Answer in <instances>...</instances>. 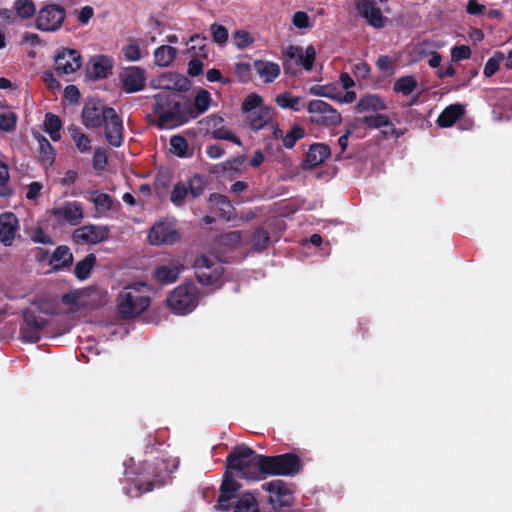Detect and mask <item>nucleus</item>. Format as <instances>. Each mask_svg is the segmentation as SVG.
I'll return each instance as SVG.
<instances>
[{"instance_id":"nucleus-2","label":"nucleus","mask_w":512,"mask_h":512,"mask_svg":"<svg viewBox=\"0 0 512 512\" xmlns=\"http://www.w3.org/2000/svg\"><path fill=\"white\" fill-rule=\"evenodd\" d=\"M149 286L144 282L127 285L117 298L119 313L123 318H133L144 312L149 304Z\"/></svg>"},{"instance_id":"nucleus-35","label":"nucleus","mask_w":512,"mask_h":512,"mask_svg":"<svg viewBox=\"0 0 512 512\" xmlns=\"http://www.w3.org/2000/svg\"><path fill=\"white\" fill-rule=\"evenodd\" d=\"M69 134L71 135L77 149L81 153H86L91 150V140L85 135L81 129L77 126H70L68 128Z\"/></svg>"},{"instance_id":"nucleus-60","label":"nucleus","mask_w":512,"mask_h":512,"mask_svg":"<svg viewBox=\"0 0 512 512\" xmlns=\"http://www.w3.org/2000/svg\"><path fill=\"white\" fill-rule=\"evenodd\" d=\"M234 72L240 81H246L250 76V66L247 63H236L234 65Z\"/></svg>"},{"instance_id":"nucleus-31","label":"nucleus","mask_w":512,"mask_h":512,"mask_svg":"<svg viewBox=\"0 0 512 512\" xmlns=\"http://www.w3.org/2000/svg\"><path fill=\"white\" fill-rule=\"evenodd\" d=\"M89 195V201L94 204L99 215L105 214L113 208V200L108 194L95 190L89 192Z\"/></svg>"},{"instance_id":"nucleus-63","label":"nucleus","mask_w":512,"mask_h":512,"mask_svg":"<svg viewBox=\"0 0 512 512\" xmlns=\"http://www.w3.org/2000/svg\"><path fill=\"white\" fill-rule=\"evenodd\" d=\"M42 188L43 186L39 182L35 181L30 183V185L28 186V190L26 192V198L31 201L36 200L40 195Z\"/></svg>"},{"instance_id":"nucleus-21","label":"nucleus","mask_w":512,"mask_h":512,"mask_svg":"<svg viewBox=\"0 0 512 512\" xmlns=\"http://www.w3.org/2000/svg\"><path fill=\"white\" fill-rule=\"evenodd\" d=\"M183 270V263L179 259H172L167 263L157 266L154 271V277L162 284H171L178 279Z\"/></svg>"},{"instance_id":"nucleus-9","label":"nucleus","mask_w":512,"mask_h":512,"mask_svg":"<svg viewBox=\"0 0 512 512\" xmlns=\"http://www.w3.org/2000/svg\"><path fill=\"white\" fill-rule=\"evenodd\" d=\"M52 220L59 226L66 224L76 226L84 218L83 207L79 202L66 201L54 207L50 211Z\"/></svg>"},{"instance_id":"nucleus-32","label":"nucleus","mask_w":512,"mask_h":512,"mask_svg":"<svg viewBox=\"0 0 512 512\" xmlns=\"http://www.w3.org/2000/svg\"><path fill=\"white\" fill-rule=\"evenodd\" d=\"M418 87V82L413 75L402 76L395 80L393 90L403 96H410Z\"/></svg>"},{"instance_id":"nucleus-40","label":"nucleus","mask_w":512,"mask_h":512,"mask_svg":"<svg viewBox=\"0 0 512 512\" xmlns=\"http://www.w3.org/2000/svg\"><path fill=\"white\" fill-rule=\"evenodd\" d=\"M45 131L50 135L53 141H58L61 137L60 129H61V120L57 115L52 113H47L45 116Z\"/></svg>"},{"instance_id":"nucleus-54","label":"nucleus","mask_w":512,"mask_h":512,"mask_svg":"<svg viewBox=\"0 0 512 512\" xmlns=\"http://www.w3.org/2000/svg\"><path fill=\"white\" fill-rule=\"evenodd\" d=\"M310 94L327 98H336V88L331 85H313L309 89Z\"/></svg>"},{"instance_id":"nucleus-39","label":"nucleus","mask_w":512,"mask_h":512,"mask_svg":"<svg viewBox=\"0 0 512 512\" xmlns=\"http://www.w3.org/2000/svg\"><path fill=\"white\" fill-rule=\"evenodd\" d=\"M234 512H260L256 498L250 494H243L234 507Z\"/></svg>"},{"instance_id":"nucleus-61","label":"nucleus","mask_w":512,"mask_h":512,"mask_svg":"<svg viewBox=\"0 0 512 512\" xmlns=\"http://www.w3.org/2000/svg\"><path fill=\"white\" fill-rule=\"evenodd\" d=\"M31 239L35 243L53 245L52 238L45 232H43L41 229L35 230L31 236Z\"/></svg>"},{"instance_id":"nucleus-56","label":"nucleus","mask_w":512,"mask_h":512,"mask_svg":"<svg viewBox=\"0 0 512 512\" xmlns=\"http://www.w3.org/2000/svg\"><path fill=\"white\" fill-rule=\"evenodd\" d=\"M210 32L213 40L218 44H224L228 40V31L227 29L216 23L212 24L210 27Z\"/></svg>"},{"instance_id":"nucleus-43","label":"nucleus","mask_w":512,"mask_h":512,"mask_svg":"<svg viewBox=\"0 0 512 512\" xmlns=\"http://www.w3.org/2000/svg\"><path fill=\"white\" fill-rule=\"evenodd\" d=\"M9 167L8 165L0 160V196L10 197L13 194V189L9 186Z\"/></svg>"},{"instance_id":"nucleus-10","label":"nucleus","mask_w":512,"mask_h":512,"mask_svg":"<svg viewBox=\"0 0 512 512\" xmlns=\"http://www.w3.org/2000/svg\"><path fill=\"white\" fill-rule=\"evenodd\" d=\"M47 326V321L30 309L23 312V322L20 327V339L28 343H36L41 338V332Z\"/></svg>"},{"instance_id":"nucleus-55","label":"nucleus","mask_w":512,"mask_h":512,"mask_svg":"<svg viewBox=\"0 0 512 512\" xmlns=\"http://www.w3.org/2000/svg\"><path fill=\"white\" fill-rule=\"evenodd\" d=\"M254 42V38L245 30H238L233 34V43L242 49Z\"/></svg>"},{"instance_id":"nucleus-52","label":"nucleus","mask_w":512,"mask_h":512,"mask_svg":"<svg viewBox=\"0 0 512 512\" xmlns=\"http://www.w3.org/2000/svg\"><path fill=\"white\" fill-rule=\"evenodd\" d=\"M16 123L17 116L14 112L0 114V130L4 132H11L15 129Z\"/></svg>"},{"instance_id":"nucleus-48","label":"nucleus","mask_w":512,"mask_h":512,"mask_svg":"<svg viewBox=\"0 0 512 512\" xmlns=\"http://www.w3.org/2000/svg\"><path fill=\"white\" fill-rule=\"evenodd\" d=\"M277 105L283 109L290 108L294 111L300 110V97H290L289 94H280L275 99Z\"/></svg>"},{"instance_id":"nucleus-59","label":"nucleus","mask_w":512,"mask_h":512,"mask_svg":"<svg viewBox=\"0 0 512 512\" xmlns=\"http://www.w3.org/2000/svg\"><path fill=\"white\" fill-rule=\"evenodd\" d=\"M107 164V156L104 150L96 149L93 156V167L97 171H101Z\"/></svg>"},{"instance_id":"nucleus-41","label":"nucleus","mask_w":512,"mask_h":512,"mask_svg":"<svg viewBox=\"0 0 512 512\" xmlns=\"http://www.w3.org/2000/svg\"><path fill=\"white\" fill-rule=\"evenodd\" d=\"M13 9L15 10L16 16L22 19H29L36 12V5L32 0H15Z\"/></svg>"},{"instance_id":"nucleus-57","label":"nucleus","mask_w":512,"mask_h":512,"mask_svg":"<svg viewBox=\"0 0 512 512\" xmlns=\"http://www.w3.org/2000/svg\"><path fill=\"white\" fill-rule=\"evenodd\" d=\"M38 141L43 160L47 163H52L54 160V153L50 142L44 137L39 138Z\"/></svg>"},{"instance_id":"nucleus-15","label":"nucleus","mask_w":512,"mask_h":512,"mask_svg":"<svg viewBox=\"0 0 512 512\" xmlns=\"http://www.w3.org/2000/svg\"><path fill=\"white\" fill-rule=\"evenodd\" d=\"M361 123L372 129H382L381 134L384 138L398 139L404 131L397 129L392 123L390 117L386 114H369L361 119Z\"/></svg>"},{"instance_id":"nucleus-5","label":"nucleus","mask_w":512,"mask_h":512,"mask_svg":"<svg viewBox=\"0 0 512 512\" xmlns=\"http://www.w3.org/2000/svg\"><path fill=\"white\" fill-rule=\"evenodd\" d=\"M198 299V290L195 285L182 284L169 294L167 304L174 313L183 315L195 309Z\"/></svg>"},{"instance_id":"nucleus-46","label":"nucleus","mask_w":512,"mask_h":512,"mask_svg":"<svg viewBox=\"0 0 512 512\" xmlns=\"http://www.w3.org/2000/svg\"><path fill=\"white\" fill-rule=\"evenodd\" d=\"M189 194L188 188L183 183H176L171 192V202L178 207L184 205L187 195Z\"/></svg>"},{"instance_id":"nucleus-18","label":"nucleus","mask_w":512,"mask_h":512,"mask_svg":"<svg viewBox=\"0 0 512 512\" xmlns=\"http://www.w3.org/2000/svg\"><path fill=\"white\" fill-rule=\"evenodd\" d=\"M120 80L125 92H139L145 87L146 71L138 66L128 67L120 74Z\"/></svg>"},{"instance_id":"nucleus-27","label":"nucleus","mask_w":512,"mask_h":512,"mask_svg":"<svg viewBox=\"0 0 512 512\" xmlns=\"http://www.w3.org/2000/svg\"><path fill=\"white\" fill-rule=\"evenodd\" d=\"M240 485L233 478L225 476L220 487V496L218 498L217 507L221 510H228L230 507V500L234 497L236 491H238Z\"/></svg>"},{"instance_id":"nucleus-47","label":"nucleus","mask_w":512,"mask_h":512,"mask_svg":"<svg viewBox=\"0 0 512 512\" xmlns=\"http://www.w3.org/2000/svg\"><path fill=\"white\" fill-rule=\"evenodd\" d=\"M206 181L199 174H195L189 180L188 191L194 198L201 196L205 190Z\"/></svg>"},{"instance_id":"nucleus-37","label":"nucleus","mask_w":512,"mask_h":512,"mask_svg":"<svg viewBox=\"0 0 512 512\" xmlns=\"http://www.w3.org/2000/svg\"><path fill=\"white\" fill-rule=\"evenodd\" d=\"M170 147V151L180 158H186L192 155V151L189 149L186 139L181 135L171 137Z\"/></svg>"},{"instance_id":"nucleus-44","label":"nucleus","mask_w":512,"mask_h":512,"mask_svg":"<svg viewBox=\"0 0 512 512\" xmlns=\"http://www.w3.org/2000/svg\"><path fill=\"white\" fill-rule=\"evenodd\" d=\"M246 161L245 156H239L231 160H227L223 163H220L219 167L223 168V172L227 173V175L233 177L239 174L242 171V167Z\"/></svg>"},{"instance_id":"nucleus-4","label":"nucleus","mask_w":512,"mask_h":512,"mask_svg":"<svg viewBox=\"0 0 512 512\" xmlns=\"http://www.w3.org/2000/svg\"><path fill=\"white\" fill-rule=\"evenodd\" d=\"M156 100L158 119L161 127L169 129L189 120L191 115L185 104L174 100L164 104V96L162 94L156 95Z\"/></svg>"},{"instance_id":"nucleus-49","label":"nucleus","mask_w":512,"mask_h":512,"mask_svg":"<svg viewBox=\"0 0 512 512\" xmlns=\"http://www.w3.org/2000/svg\"><path fill=\"white\" fill-rule=\"evenodd\" d=\"M505 60V55L502 52H495L494 55L488 59L484 66L483 73L486 77L492 76L498 69L502 61Z\"/></svg>"},{"instance_id":"nucleus-19","label":"nucleus","mask_w":512,"mask_h":512,"mask_svg":"<svg viewBox=\"0 0 512 512\" xmlns=\"http://www.w3.org/2000/svg\"><path fill=\"white\" fill-rule=\"evenodd\" d=\"M107 237V228L96 225H85L73 232V240L78 244H97Z\"/></svg>"},{"instance_id":"nucleus-30","label":"nucleus","mask_w":512,"mask_h":512,"mask_svg":"<svg viewBox=\"0 0 512 512\" xmlns=\"http://www.w3.org/2000/svg\"><path fill=\"white\" fill-rule=\"evenodd\" d=\"M90 72L94 78H105L112 68V60L104 55L94 56L91 61Z\"/></svg>"},{"instance_id":"nucleus-34","label":"nucleus","mask_w":512,"mask_h":512,"mask_svg":"<svg viewBox=\"0 0 512 512\" xmlns=\"http://www.w3.org/2000/svg\"><path fill=\"white\" fill-rule=\"evenodd\" d=\"M176 54V48L168 45H162L154 52L155 64L160 67L169 66L175 59Z\"/></svg>"},{"instance_id":"nucleus-16","label":"nucleus","mask_w":512,"mask_h":512,"mask_svg":"<svg viewBox=\"0 0 512 512\" xmlns=\"http://www.w3.org/2000/svg\"><path fill=\"white\" fill-rule=\"evenodd\" d=\"M81 64L80 53L75 49L63 48L55 56V71L59 76L73 74Z\"/></svg>"},{"instance_id":"nucleus-33","label":"nucleus","mask_w":512,"mask_h":512,"mask_svg":"<svg viewBox=\"0 0 512 512\" xmlns=\"http://www.w3.org/2000/svg\"><path fill=\"white\" fill-rule=\"evenodd\" d=\"M72 260L73 256L69 248L66 246H59L52 254L50 264L53 266V269L58 270L70 265Z\"/></svg>"},{"instance_id":"nucleus-28","label":"nucleus","mask_w":512,"mask_h":512,"mask_svg":"<svg viewBox=\"0 0 512 512\" xmlns=\"http://www.w3.org/2000/svg\"><path fill=\"white\" fill-rule=\"evenodd\" d=\"M253 65L257 75L265 83L273 82L280 75V66L277 63L266 60H256Z\"/></svg>"},{"instance_id":"nucleus-51","label":"nucleus","mask_w":512,"mask_h":512,"mask_svg":"<svg viewBox=\"0 0 512 512\" xmlns=\"http://www.w3.org/2000/svg\"><path fill=\"white\" fill-rule=\"evenodd\" d=\"M210 94L206 90H200L194 100V105L198 114H202L209 109L210 106Z\"/></svg>"},{"instance_id":"nucleus-36","label":"nucleus","mask_w":512,"mask_h":512,"mask_svg":"<svg viewBox=\"0 0 512 512\" xmlns=\"http://www.w3.org/2000/svg\"><path fill=\"white\" fill-rule=\"evenodd\" d=\"M209 203L212 207H216L224 217L230 218L233 214V206L229 199L221 194L213 193L209 196Z\"/></svg>"},{"instance_id":"nucleus-20","label":"nucleus","mask_w":512,"mask_h":512,"mask_svg":"<svg viewBox=\"0 0 512 512\" xmlns=\"http://www.w3.org/2000/svg\"><path fill=\"white\" fill-rule=\"evenodd\" d=\"M359 14L374 28H382L387 22L380 8L376 7L374 0H360L357 3Z\"/></svg>"},{"instance_id":"nucleus-50","label":"nucleus","mask_w":512,"mask_h":512,"mask_svg":"<svg viewBox=\"0 0 512 512\" xmlns=\"http://www.w3.org/2000/svg\"><path fill=\"white\" fill-rule=\"evenodd\" d=\"M304 137V130L300 126H293L289 132L283 136L284 147L291 149L294 147L295 142Z\"/></svg>"},{"instance_id":"nucleus-12","label":"nucleus","mask_w":512,"mask_h":512,"mask_svg":"<svg viewBox=\"0 0 512 512\" xmlns=\"http://www.w3.org/2000/svg\"><path fill=\"white\" fill-rule=\"evenodd\" d=\"M148 239L152 245H172L179 239V234L172 221L161 220L151 227Z\"/></svg>"},{"instance_id":"nucleus-7","label":"nucleus","mask_w":512,"mask_h":512,"mask_svg":"<svg viewBox=\"0 0 512 512\" xmlns=\"http://www.w3.org/2000/svg\"><path fill=\"white\" fill-rule=\"evenodd\" d=\"M283 58L286 72H293V66H301L305 71H310L316 58V51L311 45L305 49L289 45L283 50Z\"/></svg>"},{"instance_id":"nucleus-64","label":"nucleus","mask_w":512,"mask_h":512,"mask_svg":"<svg viewBox=\"0 0 512 512\" xmlns=\"http://www.w3.org/2000/svg\"><path fill=\"white\" fill-rule=\"evenodd\" d=\"M293 24L298 28H306L309 25V18L305 12L298 11L293 16Z\"/></svg>"},{"instance_id":"nucleus-23","label":"nucleus","mask_w":512,"mask_h":512,"mask_svg":"<svg viewBox=\"0 0 512 512\" xmlns=\"http://www.w3.org/2000/svg\"><path fill=\"white\" fill-rule=\"evenodd\" d=\"M154 86L169 91H185L188 89V79L181 74L166 72L154 81Z\"/></svg>"},{"instance_id":"nucleus-6","label":"nucleus","mask_w":512,"mask_h":512,"mask_svg":"<svg viewBox=\"0 0 512 512\" xmlns=\"http://www.w3.org/2000/svg\"><path fill=\"white\" fill-rule=\"evenodd\" d=\"M258 464L265 467V474L295 475L300 470V460L293 454L257 457Z\"/></svg>"},{"instance_id":"nucleus-58","label":"nucleus","mask_w":512,"mask_h":512,"mask_svg":"<svg viewBox=\"0 0 512 512\" xmlns=\"http://www.w3.org/2000/svg\"><path fill=\"white\" fill-rule=\"evenodd\" d=\"M470 55H471V50L466 45L455 46L451 50V58H452V61H455V62L464 60V59H468L470 57Z\"/></svg>"},{"instance_id":"nucleus-8","label":"nucleus","mask_w":512,"mask_h":512,"mask_svg":"<svg viewBox=\"0 0 512 512\" xmlns=\"http://www.w3.org/2000/svg\"><path fill=\"white\" fill-rule=\"evenodd\" d=\"M196 277L203 285L215 284L224 272L222 264L214 256H201L195 260Z\"/></svg>"},{"instance_id":"nucleus-53","label":"nucleus","mask_w":512,"mask_h":512,"mask_svg":"<svg viewBox=\"0 0 512 512\" xmlns=\"http://www.w3.org/2000/svg\"><path fill=\"white\" fill-rule=\"evenodd\" d=\"M269 242L268 233L262 228H258L252 237V246L255 250H263Z\"/></svg>"},{"instance_id":"nucleus-17","label":"nucleus","mask_w":512,"mask_h":512,"mask_svg":"<svg viewBox=\"0 0 512 512\" xmlns=\"http://www.w3.org/2000/svg\"><path fill=\"white\" fill-rule=\"evenodd\" d=\"M102 124H104L105 137L109 144L114 147L121 146L123 143V123L113 108H107Z\"/></svg>"},{"instance_id":"nucleus-13","label":"nucleus","mask_w":512,"mask_h":512,"mask_svg":"<svg viewBox=\"0 0 512 512\" xmlns=\"http://www.w3.org/2000/svg\"><path fill=\"white\" fill-rule=\"evenodd\" d=\"M308 112L312 122L324 125H336L340 122V114L323 100H312L308 104Z\"/></svg>"},{"instance_id":"nucleus-38","label":"nucleus","mask_w":512,"mask_h":512,"mask_svg":"<svg viewBox=\"0 0 512 512\" xmlns=\"http://www.w3.org/2000/svg\"><path fill=\"white\" fill-rule=\"evenodd\" d=\"M212 121L214 122L213 126L215 128L213 131L214 138L229 140L237 145H241V141L236 135H234L229 129L219 126L223 122L221 117L213 116Z\"/></svg>"},{"instance_id":"nucleus-22","label":"nucleus","mask_w":512,"mask_h":512,"mask_svg":"<svg viewBox=\"0 0 512 512\" xmlns=\"http://www.w3.org/2000/svg\"><path fill=\"white\" fill-rule=\"evenodd\" d=\"M19 232V221L12 212H5L0 215V240L6 245H12Z\"/></svg>"},{"instance_id":"nucleus-24","label":"nucleus","mask_w":512,"mask_h":512,"mask_svg":"<svg viewBox=\"0 0 512 512\" xmlns=\"http://www.w3.org/2000/svg\"><path fill=\"white\" fill-rule=\"evenodd\" d=\"M107 108L94 102L87 103L82 111L83 124L88 128L101 126L105 119Z\"/></svg>"},{"instance_id":"nucleus-3","label":"nucleus","mask_w":512,"mask_h":512,"mask_svg":"<svg viewBox=\"0 0 512 512\" xmlns=\"http://www.w3.org/2000/svg\"><path fill=\"white\" fill-rule=\"evenodd\" d=\"M257 457H263V455L256 454L248 447H238L227 457L228 467L238 470L242 478L259 480L261 475L265 474V467L258 464Z\"/></svg>"},{"instance_id":"nucleus-29","label":"nucleus","mask_w":512,"mask_h":512,"mask_svg":"<svg viewBox=\"0 0 512 512\" xmlns=\"http://www.w3.org/2000/svg\"><path fill=\"white\" fill-rule=\"evenodd\" d=\"M464 114L461 104H452L446 107L437 119L440 127H451Z\"/></svg>"},{"instance_id":"nucleus-26","label":"nucleus","mask_w":512,"mask_h":512,"mask_svg":"<svg viewBox=\"0 0 512 512\" xmlns=\"http://www.w3.org/2000/svg\"><path fill=\"white\" fill-rule=\"evenodd\" d=\"M330 148L323 143H317L310 146L304 161L305 169H312L324 162L330 156Z\"/></svg>"},{"instance_id":"nucleus-62","label":"nucleus","mask_w":512,"mask_h":512,"mask_svg":"<svg viewBox=\"0 0 512 512\" xmlns=\"http://www.w3.org/2000/svg\"><path fill=\"white\" fill-rule=\"evenodd\" d=\"M466 11L471 15H482L485 11V6L477 0H469L466 5Z\"/></svg>"},{"instance_id":"nucleus-45","label":"nucleus","mask_w":512,"mask_h":512,"mask_svg":"<svg viewBox=\"0 0 512 512\" xmlns=\"http://www.w3.org/2000/svg\"><path fill=\"white\" fill-rule=\"evenodd\" d=\"M96 257L93 254H89L82 261L78 262L75 266V274L79 279H85L89 275Z\"/></svg>"},{"instance_id":"nucleus-42","label":"nucleus","mask_w":512,"mask_h":512,"mask_svg":"<svg viewBox=\"0 0 512 512\" xmlns=\"http://www.w3.org/2000/svg\"><path fill=\"white\" fill-rule=\"evenodd\" d=\"M123 53L125 59L130 62L140 61L145 55H148V51L141 49L140 45L134 40L130 41V43L123 48Z\"/></svg>"},{"instance_id":"nucleus-1","label":"nucleus","mask_w":512,"mask_h":512,"mask_svg":"<svg viewBox=\"0 0 512 512\" xmlns=\"http://www.w3.org/2000/svg\"><path fill=\"white\" fill-rule=\"evenodd\" d=\"M242 112L244 114V122L252 131H259L265 126L272 128L275 137L281 134V130L274 122V110L263 104V98L256 94H249L242 103Z\"/></svg>"},{"instance_id":"nucleus-11","label":"nucleus","mask_w":512,"mask_h":512,"mask_svg":"<svg viewBox=\"0 0 512 512\" xmlns=\"http://www.w3.org/2000/svg\"><path fill=\"white\" fill-rule=\"evenodd\" d=\"M65 19V10L55 4L46 5L40 9L36 18V27L45 32L58 30Z\"/></svg>"},{"instance_id":"nucleus-14","label":"nucleus","mask_w":512,"mask_h":512,"mask_svg":"<svg viewBox=\"0 0 512 512\" xmlns=\"http://www.w3.org/2000/svg\"><path fill=\"white\" fill-rule=\"evenodd\" d=\"M262 487L269 493V502L274 508L279 509L292 503V489L283 480H273Z\"/></svg>"},{"instance_id":"nucleus-25","label":"nucleus","mask_w":512,"mask_h":512,"mask_svg":"<svg viewBox=\"0 0 512 512\" xmlns=\"http://www.w3.org/2000/svg\"><path fill=\"white\" fill-rule=\"evenodd\" d=\"M388 109L386 101L378 94H369L363 96L355 106L357 113L382 114V111Z\"/></svg>"}]
</instances>
